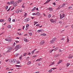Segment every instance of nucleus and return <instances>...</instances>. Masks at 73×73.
<instances>
[{"label":"nucleus","mask_w":73,"mask_h":73,"mask_svg":"<svg viewBox=\"0 0 73 73\" xmlns=\"http://www.w3.org/2000/svg\"><path fill=\"white\" fill-rule=\"evenodd\" d=\"M5 40L7 41H9L11 42L12 41V38L11 37H8L5 39Z\"/></svg>","instance_id":"nucleus-1"},{"label":"nucleus","mask_w":73,"mask_h":73,"mask_svg":"<svg viewBox=\"0 0 73 73\" xmlns=\"http://www.w3.org/2000/svg\"><path fill=\"white\" fill-rule=\"evenodd\" d=\"M55 40H56V37H54L53 38L51 41L50 43L51 44H53L54 43V42L55 41Z\"/></svg>","instance_id":"nucleus-2"},{"label":"nucleus","mask_w":73,"mask_h":73,"mask_svg":"<svg viewBox=\"0 0 73 73\" xmlns=\"http://www.w3.org/2000/svg\"><path fill=\"white\" fill-rule=\"evenodd\" d=\"M30 19L29 18H27L24 20V21L25 22H28V21H29L30 20Z\"/></svg>","instance_id":"nucleus-3"},{"label":"nucleus","mask_w":73,"mask_h":73,"mask_svg":"<svg viewBox=\"0 0 73 73\" xmlns=\"http://www.w3.org/2000/svg\"><path fill=\"white\" fill-rule=\"evenodd\" d=\"M20 48L19 47V45H17L15 47V48L16 49L15 51H17V50L19 49H20Z\"/></svg>","instance_id":"nucleus-4"},{"label":"nucleus","mask_w":73,"mask_h":73,"mask_svg":"<svg viewBox=\"0 0 73 73\" xmlns=\"http://www.w3.org/2000/svg\"><path fill=\"white\" fill-rule=\"evenodd\" d=\"M64 17H65V14H62V16H60V19H62V18H64Z\"/></svg>","instance_id":"nucleus-5"},{"label":"nucleus","mask_w":73,"mask_h":73,"mask_svg":"<svg viewBox=\"0 0 73 73\" xmlns=\"http://www.w3.org/2000/svg\"><path fill=\"white\" fill-rule=\"evenodd\" d=\"M72 57H73V54L72 55L71 54L69 55V57H68L69 58H72Z\"/></svg>","instance_id":"nucleus-6"},{"label":"nucleus","mask_w":73,"mask_h":73,"mask_svg":"<svg viewBox=\"0 0 73 73\" xmlns=\"http://www.w3.org/2000/svg\"><path fill=\"white\" fill-rule=\"evenodd\" d=\"M62 62V60H60L57 63V64H60V63H61Z\"/></svg>","instance_id":"nucleus-7"},{"label":"nucleus","mask_w":73,"mask_h":73,"mask_svg":"<svg viewBox=\"0 0 73 73\" xmlns=\"http://www.w3.org/2000/svg\"><path fill=\"white\" fill-rule=\"evenodd\" d=\"M17 2H15L14 3V4H13V5H14V6H15V7H16V6H17Z\"/></svg>","instance_id":"nucleus-8"},{"label":"nucleus","mask_w":73,"mask_h":73,"mask_svg":"<svg viewBox=\"0 0 73 73\" xmlns=\"http://www.w3.org/2000/svg\"><path fill=\"white\" fill-rule=\"evenodd\" d=\"M13 60V63H16L17 62V60L15 59H14Z\"/></svg>","instance_id":"nucleus-9"},{"label":"nucleus","mask_w":73,"mask_h":73,"mask_svg":"<svg viewBox=\"0 0 73 73\" xmlns=\"http://www.w3.org/2000/svg\"><path fill=\"white\" fill-rule=\"evenodd\" d=\"M12 51V49H9L7 51V52H10Z\"/></svg>","instance_id":"nucleus-10"},{"label":"nucleus","mask_w":73,"mask_h":73,"mask_svg":"<svg viewBox=\"0 0 73 73\" xmlns=\"http://www.w3.org/2000/svg\"><path fill=\"white\" fill-rule=\"evenodd\" d=\"M22 1V0H19L17 1V4H19V3H20V2H21Z\"/></svg>","instance_id":"nucleus-11"},{"label":"nucleus","mask_w":73,"mask_h":73,"mask_svg":"<svg viewBox=\"0 0 73 73\" xmlns=\"http://www.w3.org/2000/svg\"><path fill=\"white\" fill-rule=\"evenodd\" d=\"M50 21H51V23H54V22H55V21H54L53 19L50 20Z\"/></svg>","instance_id":"nucleus-12"},{"label":"nucleus","mask_w":73,"mask_h":73,"mask_svg":"<svg viewBox=\"0 0 73 73\" xmlns=\"http://www.w3.org/2000/svg\"><path fill=\"white\" fill-rule=\"evenodd\" d=\"M41 60H42V58H40V59H37V60L36 61H36H41Z\"/></svg>","instance_id":"nucleus-13"},{"label":"nucleus","mask_w":73,"mask_h":73,"mask_svg":"<svg viewBox=\"0 0 73 73\" xmlns=\"http://www.w3.org/2000/svg\"><path fill=\"white\" fill-rule=\"evenodd\" d=\"M45 43V42L44 41H42L40 42V44L41 45H42V44H44Z\"/></svg>","instance_id":"nucleus-14"},{"label":"nucleus","mask_w":73,"mask_h":73,"mask_svg":"<svg viewBox=\"0 0 73 73\" xmlns=\"http://www.w3.org/2000/svg\"><path fill=\"white\" fill-rule=\"evenodd\" d=\"M15 12L17 13H18L20 12V11H19V9H17Z\"/></svg>","instance_id":"nucleus-15"},{"label":"nucleus","mask_w":73,"mask_h":73,"mask_svg":"<svg viewBox=\"0 0 73 73\" xmlns=\"http://www.w3.org/2000/svg\"><path fill=\"white\" fill-rule=\"evenodd\" d=\"M37 50L36 49H35L31 53L32 54H34V52H35V50Z\"/></svg>","instance_id":"nucleus-16"},{"label":"nucleus","mask_w":73,"mask_h":73,"mask_svg":"<svg viewBox=\"0 0 73 73\" xmlns=\"http://www.w3.org/2000/svg\"><path fill=\"white\" fill-rule=\"evenodd\" d=\"M24 41L26 42H28V39H27L26 38H25L24 39Z\"/></svg>","instance_id":"nucleus-17"},{"label":"nucleus","mask_w":73,"mask_h":73,"mask_svg":"<svg viewBox=\"0 0 73 73\" xmlns=\"http://www.w3.org/2000/svg\"><path fill=\"white\" fill-rule=\"evenodd\" d=\"M54 62H53L51 64H50V65H49V66H51V65H54Z\"/></svg>","instance_id":"nucleus-18"},{"label":"nucleus","mask_w":73,"mask_h":73,"mask_svg":"<svg viewBox=\"0 0 73 73\" xmlns=\"http://www.w3.org/2000/svg\"><path fill=\"white\" fill-rule=\"evenodd\" d=\"M14 3V1H10V4H13Z\"/></svg>","instance_id":"nucleus-19"},{"label":"nucleus","mask_w":73,"mask_h":73,"mask_svg":"<svg viewBox=\"0 0 73 73\" xmlns=\"http://www.w3.org/2000/svg\"><path fill=\"white\" fill-rule=\"evenodd\" d=\"M13 60H12V59H11L10 60L9 62L11 63H12V62H13Z\"/></svg>","instance_id":"nucleus-20"},{"label":"nucleus","mask_w":73,"mask_h":73,"mask_svg":"<svg viewBox=\"0 0 73 73\" xmlns=\"http://www.w3.org/2000/svg\"><path fill=\"white\" fill-rule=\"evenodd\" d=\"M53 70H52V69H50L48 71L49 73H51Z\"/></svg>","instance_id":"nucleus-21"},{"label":"nucleus","mask_w":73,"mask_h":73,"mask_svg":"<svg viewBox=\"0 0 73 73\" xmlns=\"http://www.w3.org/2000/svg\"><path fill=\"white\" fill-rule=\"evenodd\" d=\"M59 55V54L56 55L54 56V58H56V57H58Z\"/></svg>","instance_id":"nucleus-22"},{"label":"nucleus","mask_w":73,"mask_h":73,"mask_svg":"<svg viewBox=\"0 0 73 73\" xmlns=\"http://www.w3.org/2000/svg\"><path fill=\"white\" fill-rule=\"evenodd\" d=\"M7 28H11V26L10 25L7 26Z\"/></svg>","instance_id":"nucleus-23"},{"label":"nucleus","mask_w":73,"mask_h":73,"mask_svg":"<svg viewBox=\"0 0 73 73\" xmlns=\"http://www.w3.org/2000/svg\"><path fill=\"white\" fill-rule=\"evenodd\" d=\"M4 19H0V22H4Z\"/></svg>","instance_id":"nucleus-24"},{"label":"nucleus","mask_w":73,"mask_h":73,"mask_svg":"<svg viewBox=\"0 0 73 73\" xmlns=\"http://www.w3.org/2000/svg\"><path fill=\"white\" fill-rule=\"evenodd\" d=\"M27 54V53L26 52H25L23 54V56H25Z\"/></svg>","instance_id":"nucleus-25"},{"label":"nucleus","mask_w":73,"mask_h":73,"mask_svg":"<svg viewBox=\"0 0 73 73\" xmlns=\"http://www.w3.org/2000/svg\"><path fill=\"white\" fill-rule=\"evenodd\" d=\"M65 4L63 3L62 5V7H65Z\"/></svg>","instance_id":"nucleus-26"},{"label":"nucleus","mask_w":73,"mask_h":73,"mask_svg":"<svg viewBox=\"0 0 73 73\" xmlns=\"http://www.w3.org/2000/svg\"><path fill=\"white\" fill-rule=\"evenodd\" d=\"M15 66H16L17 67H20V66H20L19 65H15Z\"/></svg>","instance_id":"nucleus-27"},{"label":"nucleus","mask_w":73,"mask_h":73,"mask_svg":"<svg viewBox=\"0 0 73 73\" xmlns=\"http://www.w3.org/2000/svg\"><path fill=\"white\" fill-rule=\"evenodd\" d=\"M48 9L49 10H50L51 11V10H53V9H52L51 7H49V8H48Z\"/></svg>","instance_id":"nucleus-28"},{"label":"nucleus","mask_w":73,"mask_h":73,"mask_svg":"<svg viewBox=\"0 0 73 73\" xmlns=\"http://www.w3.org/2000/svg\"><path fill=\"white\" fill-rule=\"evenodd\" d=\"M11 7H10L9 8V9L8 10H7V12H8L9 11H10V9H11Z\"/></svg>","instance_id":"nucleus-29"},{"label":"nucleus","mask_w":73,"mask_h":73,"mask_svg":"<svg viewBox=\"0 0 73 73\" xmlns=\"http://www.w3.org/2000/svg\"><path fill=\"white\" fill-rule=\"evenodd\" d=\"M60 9V6L59 5V6L56 9H57V10H58V9Z\"/></svg>","instance_id":"nucleus-30"},{"label":"nucleus","mask_w":73,"mask_h":73,"mask_svg":"<svg viewBox=\"0 0 73 73\" xmlns=\"http://www.w3.org/2000/svg\"><path fill=\"white\" fill-rule=\"evenodd\" d=\"M8 6H6V7L5 8V9L7 10V9H8Z\"/></svg>","instance_id":"nucleus-31"},{"label":"nucleus","mask_w":73,"mask_h":73,"mask_svg":"<svg viewBox=\"0 0 73 73\" xmlns=\"http://www.w3.org/2000/svg\"><path fill=\"white\" fill-rule=\"evenodd\" d=\"M60 24H62V21H60L58 22Z\"/></svg>","instance_id":"nucleus-32"},{"label":"nucleus","mask_w":73,"mask_h":73,"mask_svg":"<svg viewBox=\"0 0 73 73\" xmlns=\"http://www.w3.org/2000/svg\"><path fill=\"white\" fill-rule=\"evenodd\" d=\"M37 15L38 16H40V13L39 12H37Z\"/></svg>","instance_id":"nucleus-33"},{"label":"nucleus","mask_w":73,"mask_h":73,"mask_svg":"<svg viewBox=\"0 0 73 73\" xmlns=\"http://www.w3.org/2000/svg\"><path fill=\"white\" fill-rule=\"evenodd\" d=\"M17 64H20V62L19 61H17Z\"/></svg>","instance_id":"nucleus-34"},{"label":"nucleus","mask_w":73,"mask_h":73,"mask_svg":"<svg viewBox=\"0 0 73 73\" xmlns=\"http://www.w3.org/2000/svg\"><path fill=\"white\" fill-rule=\"evenodd\" d=\"M69 65H70V64H69V63H67L66 64V66L67 67L69 66Z\"/></svg>","instance_id":"nucleus-35"},{"label":"nucleus","mask_w":73,"mask_h":73,"mask_svg":"<svg viewBox=\"0 0 73 73\" xmlns=\"http://www.w3.org/2000/svg\"><path fill=\"white\" fill-rule=\"evenodd\" d=\"M46 34L45 33H43L42 34V36H46Z\"/></svg>","instance_id":"nucleus-36"},{"label":"nucleus","mask_w":73,"mask_h":73,"mask_svg":"<svg viewBox=\"0 0 73 73\" xmlns=\"http://www.w3.org/2000/svg\"><path fill=\"white\" fill-rule=\"evenodd\" d=\"M11 18H9V19H8V20L9 21H11Z\"/></svg>","instance_id":"nucleus-37"},{"label":"nucleus","mask_w":73,"mask_h":73,"mask_svg":"<svg viewBox=\"0 0 73 73\" xmlns=\"http://www.w3.org/2000/svg\"><path fill=\"white\" fill-rule=\"evenodd\" d=\"M51 17V16H50V15L49 14L48 15V18H50V17Z\"/></svg>","instance_id":"nucleus-38"},{"label":"nucleus","mask_w":73,"mask_h":73,"mask_svg":"<svg viewBox=\"0 0 73 73\" xmlns=\"http://www.w3.org/2000/svg\"><path fill=\"white\" fill-rule=\"evenodd\" d=\"M15 8V7H13L12 9H11V11H12V10H13V9H14V8Z\"/></svg>","instance_id":"nucleus-39"},{"label":"nucleus","mask_w":73,"mask_h":73,"mask_svg":"<svg viewBox=\"0 0 73 73\" xmlns=\"http://www.w3.org/2000/svg\"><path fill=\"white\" fill-rule=\"evenodd\" d=\"M23 57V55H22L21 56V57H20L19 58V59H20V60H22V58H21V57Z\"/></svg>","instance_id":"nucleus-40"},{"label":"nucleus","mask_w":73,"mask_h":73,"mask_svg":"<svg viewBox=\"0 0 73 73\" xmlns=\"http://www.w3.org/2000/svg\"><path fill=\"white\" fill-rule=\"evenodd\" d=\"M27 13H25L24 16H25L26 17V16H27Z\"/></svg>","instance_id":"nucleus-41"},{"label":"nucleus","mask_w":73,"mask_h":73,"mask_svg":"<svg viewBox=\"0 0 73 73\" xmlns=\"http://www.w3.org/2000/svg\"><path fill=\"white\" fill-rule=\"evenodd\" d=\"M31 62H29L28 63V65H30V64H31Z\"/></svg>","instance_id":"nucleus-42"},{"label":"nucleus","mask_w":73,"mask_h":73,"mask_svg":"<svg viewBox=\"0 0 73 73\" xmlns=\"http://www.w3.org/2000/svg\"><path fill=\"white\" fill-rule=\"evenodd\" d=\"M64 40V38H62L61 39V40Z\"/></svg>","instance_id":"nucleus-43"},{"label":"nucleus","mask_w":73,"mask_h":73,"mask_svg":"<svg viewBox=\"0 0 73 73\" xmlns=\"http://www.w3.org/2000/svg\"><path fill=\"white\" fill-rule=\"evenodd\" d=\"M43 29H41L40 30H39V31H40V32H42V31H43Z\"/></svg>","instance_id":"nucleus-44"},{"label":"nucleus","mask_w":73,"mask_h":73,"mask_svg":"<svg viewBox=\"0 0 73 73\" xmlns=\"http://www.w3.org/2000/svg\"><path fill=\"white\" fill-rule=\"evenodd\" d=\"M26 28H27V27H29V25H26Z\"/></svg>","instance_id":"nucleus-45"},{"label":"nucleus","mask_w":73,"mask_h":73,"mask_svg":"<svg viewBox=\"0 0 73 73\" xmlns=\"http://www.w3.org/2000/svg\"><path fill=\"white\" fill-rule=\"evenodd\" d=\"M29 35H30V36H32V33H29Z\"/></svg>","instance_id":"nucleus-46"},{"label":"nucleus","mask_w":73,"mask_h":73,"mask_svg":"<svg viewBox=\"0 0 73 73\" xmlns=\"http://www.w3.org/2000/svg\"><path fill=\"white\" fill-rule=\"evenodd\" d=\"M57 48H55L54 49V50L55 51H56V50H57Z\"/></svg>","instance_id":"nucleus-47"},{"label":"nucleus","mask_w":73,"mask_h":73,"mask_svg":"<svg viewBox=\"0 0 73 73\" xmlns=\"http://www.w3.org/2000/svg\"><path fill=\"white\" fill-rule=\"evenodd\" d=\"M15 42H16V43H19V41H15Z\"/></svg>","instance_id":"nucleus-48"},{"label":"nucleus","mask_w":73,"mask_h":73,"mask_svg":"<svg viewBox=\"0 0 73 73\" xmlns=\"http://www.w3.org/2000/svg\"><path fill=\"white\" fill-rule=\"evenodd\" d=\"M52 69H53V70H54V69H57V68H52Z\"/></svg>","instance_id":"nucleus-49"},{"label":"nucleus","mask_w":73,"mask_h":73,"mask_svg":"<svg viewBox=\"0 0 73 73\" xmlns=\"http://www.w3.org/2000/svg\"><path fill=\"white\" fill-rule=\"evenodd\" d=\"M72 8V7L71 6H70V7H68V9H70V8Z\"/></svg>","instance_id":"nucleus-50"},{"label":"nucleus","mask_w":73,"mask_h":73,"mask_svg":"<svg viewBox=\"0 0 73 73\" xmlns=\"http://www.w3.org/2000/svg\"><path fill=\"white\" fill-rule=\"evenodd\" d=\"M18 33V35H19V36H21V34L20 33Z\"/></svg>","instance_id":"nucleus-51"},{"label":"nucleus","mask_w":73,"mask_h":73,"mask_svg":"<svg viewBox=\"0 0 73 73\" xmlns=\"http://www.w3.org/2000/svg\"><path fill=\"white\" fill-rule=\"evenodd\" d=\"M52 4L54 5H56V3L55 2L53 3H52Z\"/></svg>","instance_id":"nucleus-52"},{"label":"nucleus","mask_w":73,"mask_h":73,"mask_svg":"<svg viewBox=\"0 0 73 73\" xmlns=\"http://www.w3.org/2000/svg\"><path fill=\"white\" fill-rule=\"evenodd\" d=\"M7 4H9V5H10V3L9 2H7Z\"/></svg>","instance_id":"nucleus-53"},{"label":"nucleus","mask_w":73,"mask_h":73,"mask_svg":"<svg viewBox=\"0 0 73 73\" xmlns=\"http://www.w3.org/2000/svg\"><path fill=\"white\" fill-rule=\"evenodd\" d=\"M34 10H35L34 9H32V10H31V11H32V12H34Z\"/></svg>","instance_id":"nucleus-54"},{"label":"nucleus","mask_w":73,"mask_h":73,"mask_svg":"<svg viewBox=\"0 0 73 73\" xmlns=\"http://www.w3.org/2000/svg\"><path fill=\"white\" fill-rule=\"evenodd\" d=\"M27 59H28V60H29V57H27L26 58Z\"/></svg>","instance_id":"nucleus-55"},{"label":"nucleus","mask_w":73,"mask_h":73,"mask_svg":"<svg viewBox=\"0 0 73 73\" xmlns=\"http://www.w3.org/2000/svg\"><path fill=\"white\" fill-rule=\"evenodd\" d=\"M67 42H69V38H68V37H67Z\"/></svg>","instance_id":"nucleus-56"},{"label":"nucleus","mask_w":73,"mask_h":73,"mask_svg":"<svg viewBox=\"0 0 73 73\" xmlns=\"http://www.w3.org/2000/svg\"><path fill=\"white\" fill-rule=\"evenodd\" d=\"M13 22H15V19L13 20Z\"/></svg>","instance_id":"nucleus-57"},{"label":"nucleus","mask_w":73,"mask_h":73,"mask_svg":"<svg viewBox=\"0 0 73 73\" xmlns=\"http://www.w3.org/2000/svg\"><path fill=\"white\" fill-rule=\"evenodd\" d=\"M53 51V50H50V53H52V51Z\"/></svg>","instance_id":"nucleus-58"},{"label":"nucleus","mask_w":73,"mask_h":73,"mask_svg":"<svg viewBox=\"0 0 73 73\" xmlns=\"http://www.w3.org/2000/svg\"><path fill=\"white\" fill-rule=\"evenodd\" d=\"M48 3V2L47 1L45 3H44V4H46V3Z\"/></svg>","instance_id":"nucleus-59"},{"label":"nucleus","mask_w":73,"mask_h":73,"mask_svg":"<svg viewBox=\"0 0 73 73\" xmlns=\"http://www.w3.org/2000/svg\"><path fill=\"white\" fill-rule=\"evenodd\" d=\"M36 56H37L36 55L32 57H35H35H36Z\"/></svg>","instance_id":"nucleus-60"},{"label":"nucleus","mask_w":73,"mask_h":73,"mask_svg":"<svg viewBox=\"0 0 73 73\" xmlns=\"http://www.w3.org/2000/svg\"><path fill=\"white\" fill-rule=\"evenodd\" d=\"M19 55V53H17V54H16V56H18V55Z\"/></svg>","instance_id":"nucleus-61"},{"label":"nucleus","mask_w":73,"mask_h":73,"mask_svg":"<svg viewBox=\"0 0 73 73\" xmlns=\"http://www.w3.org/2000/svg\"><path fill=\"white\" fill-rule=\"evenodd\" d=\"M37 32H38V33H39V32H40V30H38L37 31Z\"/></svg>","instance_id":"nucleus-62"},{"label":"nucleus","mask_w":73,"mask_h":73,"mask_svg":"<svg viewBox=\"0 0 73 73\" xmlns=\"http://www.w3.org/2000/svg\"><path fill=\"white\" fill-rule=\"evenodd\" d=\"M36 9V7H34L33 9H34V10H35V9Z\"/></svg>","instance_id":"nucleus-63"},{"label":"nucleus","mask_w":73,"mask_h":73,"mask_svg":"<svg viewBox=\"0 0 73 73\" xmlns=\"http://www.w3.org/2000/svg\"><path fill=\"white\" fill-rule=\"evenodd\" d=\"M40 73V72L39 71L35 72V73Z\"/></svg>","instance_id":"nucleus-64"}]
</instances>
